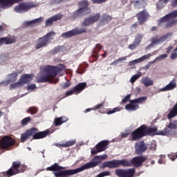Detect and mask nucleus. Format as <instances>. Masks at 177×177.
Returning a JSON list of instances; mask_svg holds the SVG:
<instances>
[{
    "label": "nucleus",
    "instance_id": "nucleus-17",
    "mask_svg": "<svg viewBox=\"0 0 177 177\" xmlns=\"http://www.w3.org/2000/svg\"><path fill=\"white\" fill-rule=\"evenodd\" d=\"M172 37V32H168L165 35H162L158 39V36H156L151 38V42L152 45H159V44H162V42H165L168 38Z\"/></svg>",
    "mask_w": 177,
    "mask_h": 177
},
{
    "label": "nucleus",
    "instance_id": "nucleus-56",
    "mask_svg": "<svg viewBox=\"0 0 177 177\" xmlns=\"http://www.w3.org/2000/svg\"><path fill=\"white\" fill-rule=\"evenodd\" d=\"M93 57L95 58V60L99 59V53L97 51H94V54L93 55Z\"/></svg>",
    "mask_w": 177,
    "mask_h": 177
},
{
    "label": "nucleus",
    "instance_id": "nucleus-58",
    "mask_svg": "<svg viewBox=\"0 0 177 177\" xmlns=\"http://www.w3.org/2000/svg\"><path fill=\"white\" fill-rule=\"evenodd\" d=\"M171 6H172V8H176V6H177V0H174V1L171 3Z\"/></svg>",
    "mask_w": 177,
    "mask_h": 177
},
{
    "label": "nucleus",
    "instance_id": "nucleus-24",
    "mask_svg": "<svg viewBox=\"0 0 177 177\" xmlns=\"http://www.w3.org/2000/svg\"><path fill=\"white\" fill-rule=\"evenodd\" d=\"M113 20V17L109 14H103L101 17V19L99 22V26H106V24H109Z\"/></svg>",
    "mask_w": 177,
    "mask_h": 177
},
{
    "label": "nucleus",
    "instance_id": "nucleus-54",
    "mask_svg": "<svg viewBox=\"0 0 177 177\" xmlns=\"http://www.w3.org/2000/svg\"><path fill=\"white\" fill-rule=\"evenodd\" d=\"M140 62H141L140 59L138 58V59H135V60L131 62H130V64H131V66H133V64H138V63H140Z\"/></svg>",
    "mask_w": 177,
    "mask_h": 177
},
{
    "label": "nucleus",
    "instance_id": "nucleus-52",
    "mask_svg": "<svg viewBox=\"0 0 177 177\" xmlns=\"http://www.w3.org/2000/svg\"><path fill=\"white\" fill-rule=\"evenodd\" d=\"M170 59L171 60H175V59H177V52H174L170 55Z\"/></svg>",
    "mask_w": 177,
    "mask_h": 177
},
{
    "label": "nucleus",
    "instance_id": "nucleus-63",
    "mask_svg": "<svg viewBox=\"0 0 177 177\" xmlns=\"http://www.w3.org/2000/svg\"><path fill=\"white\" fill-rule=\"evenodd\" d=\"M5 31V28H3V26H0V34Z\"/></svg>",
    "mask_w": 177,
    "mask_h": 177
},
{
    "label": "nucleus",
    "instance_id": "nucleus-20",
    "mask_svg": "<svg viewBox=\"0 0 177 177\" xmlns=\"http://www.w3.org/2000/svg\"><path fill=\"white\" fill-rule=\"evenodd\" d=\"M135 149L137 154H142V153H145V151L147 150V147L144 141H141L138 143H136Z\"/></svg>",
    "mask_w": 177,
    "mask_h": 177
},
{
    "label": "nucleus",
    "instance_id": "nucleus-3",
    "mask_svg": "<svg viewBox=\"0 0 177 177\" xmlns=\"http://www.w3.org/2000/svg\"><path fill=\"white\" fill-rule=\"evenodd\" d=\"M147 160V156H136L131 159V160H128L127 159L122 160H113L111 161L104 162L102 163L103 168H119V167H133L135 168H140L143 165V162H145Z\"/></svg>",
    "mask_w": 177,
    "mask_h": 177
},
{
    "label": "nucleus",
    "instance_id": "nucleus-6",
    "mask_svg": "<svg viewBox=\"0 0 177 177\" xmlns=\"http://www.w3.org/2000/svg\"><path fill=\"white\" fill-rule=\"evenodd\" d=\"M177 10L169 12L160 19L159 23H166L165 24V28H171L177 24Z\"/></svg>",
    "mask_w": 177,
    "mask_h": 177
},
{
    "label": "nucleus",
    "instance_id": "nucleus-4",
    "mask_svg": "<svg viewBox=\"0 0 177 177\" xmlns=\"http://www.w3.org/2000/svg\"><path fill=\"white\" fill-rule=\"evenodd\" d=\"M64 68V65L62 68L53 65H47L43 67V73L44 76L36 77V82L41 84L42 82H50V84H57L59 82V78H56L57 74L62 73Z\"/></svg>",
    "mask_w": 177,
    "mask_h": 177
},
{
    "label": "nucleus",
    "instance_id": "nucleus-7",
    "mask_svg": "<svg viewBox=\"0 0 177 177\" xmlns=\"http://www.w3.org/2000/svg\"><path fill=\"white\" fill-rule=\"evenodd\" d=\"M16 145V140L9 136H4L0 139V149L1 150H6L10 151L15 149Z\"/></svg>",
    "mask_w": 177,
    "mask_h": 177
},
{
    "label": "nucleus",
    "instance_id": "nucleus-8",
    "mask_svg": "<svg viewBox=\"0 0 177 177\" xmlns=\"http://www.w3.org/2000/svg\"><path fill=\"white\" fill-rule=\"evenodd\" d=\"M56 35V32L51 31L46 34L44 36L39 37L37 39V44L35 46L36 49H41L49 45V42L53 40V37Z\"/></svg>",
    "mask_w": 177,
    "mask_h": 177
},
{
    "label": "nucleus",
    "instance_id": "nucleus-41",
    "mask_svg": "<svg viewBox=\"0 0 177 177\" xmlns=\"http://www.w3.org/2000/svg\"><path fill=\"white\" fill-rule=\"evenodd\" d=\"M124 60H127V57H120L119 59L113 61V62H111V66H117L119 62H122Z\"/></svg>",
    "mask_w": 177,
    "mask_h": 177
},
{
    "label": "nucleus",
    "instance_id": "nucleus-49",
    "mask_svg": "<svg viewBox=\"0 0 177 177\" xmlns=\"http://www.w3.org/2000/svg\"><path fill=\"white\" fill-rule=\"evenodd\" d=\"M117 111H120V108L118 107L114 108L113 110L108 111L107 114L108 115L114 114V113H117Z\"/></svg>",
    "mask_w": 177,
    "mask_h": 177
},
{
    "label": "nucleus",
    "instance_id": "nucleus-25",
    "mask_svg": "<svg viewBox=\"0 0 177 177\" xmlns=\"http://www.w3.org/2000/svg\"><path fill=\"white\" fill-rule=\"evenodd\" d=\"M34 80V74H23L19 79L23 85L30 84Z\"/></svg>",
    "mask_w": 177,
    "mask_h": 177
},
{
    "label": "nucleus",
    "instance_id": "nucleus-42",
    "mask_svg": "<svg viewBox=\"0 0 177 177\" xmlns=\"http://www.w3.org/2000/svg\"><path fill=\"white\" fill-rule=\"evenodd\" d=\"M74 145H75V140L67 141L62 145V147H71V146H74Z\"/></svg>",
    "mask_w": 177,
    "mask_h": 177
},
{
    "label": "nucleus",
    "instance_id": "nucleus-10",
    "mask_svg": "<svg viewBox=\"0 0 177 177\" xmlns=\"http://www.w3.org/2000/svg\"><path fill=\"white\" fill-rule=\"evenodd\" d=\"M147 100V97H140L138 98L130 100V103L125 106L126 110L135 111L139 109V105L136 103H143Z\"/></svg>",
    "mask_w": 177,
    "mask_h": 177
},
{
    "label": "nucleus",
    "instance_id": "nucleus-27",
    "mask_svg": "<svg viewBox=\"0 0 177 177\" xmlns=\"http://www.w3.org/2000/svg\"><path fill=\"white\" fill-rule=\"evenodd\" d=\"M78 6H80V9H83L86 12H90L91 13V8L88 7L89 6V1L88 0L79 1Z\"/></svg>",
    "mask_w": 177,
    "mask_h": 177
},
{
    "label": "nucleus",
    "instance_id": "nucleus-14",
    "mask_svg": "<svg viewBox=\"0 0 177 177\" xmlns=\"http://www.w3.org/2000/svg\"><path fill=\"white\" fill-rule=\"evenodd\" d=\"M136 171L135 169H118L115 175L118 177H133Z\"/></svg>",
    "mask_w": 177,
    "mask_h": 177
},
{
    "label": "nucleus",
    "instance_id": "nucleus-2",
    "mask_svg": "<svg viewBox=\"0 0 177 177\" xmlns=\"http://www.w3.org/2000/svg\"><path fill=\"white\" fill-rule=\"evenodd\" d=\"M158 129L157 127H147L145 124L141 125L131 134V140H139L145 136H154L156 135H161L162 136H169L172 135V130H169L167 128H165L163 130H160L157 132Z\"/></svg>",
    "mask_w": 177,
    "mask_h": 177
},
{
    "label": "nucleus",
    "instance_id": "nucleus-13",
    "mask_svg": "<svg viewBox=\"0 0 177 177\" xmlns=\"http://www.w3.org/2000/svg\"><path fill=\"white\" fill-rule=\"evenodd\" d=\"M109 140H104L100 142L97 145H95V149H91V154L95 156V154H97V153H102V151H104L107 150L109 148Z\"/></svg>",
    "mask_w": 177,
    "mask_h": 177
},
{
    "label": "nucleus",
    "instance_id": "nucleus-35",
    "mask_svg": "<svg viewBox=\"0 0 177 177\" xmlns=\"http://www.w3.org/2000/svg\"><path fill=\"white\" fill-rule=\"evenodd\" d=\"M26 113L28 114H31L32 115H34V114H37L38 113V108L36 106H32L30 107L27 111Z\"/></svg>",
    "mask_w": 177,
    "mask_h": 177
},
{
    "label": "nucleus",
    "instance_id": "nucleus-55",
    "mask_svg": "<svg viewBox=\"0 0 177 177\" xmlns=\"http://www.w3.org/2000/svg\"><path fill=\"white\" fill-rule=\"evenodd\" d=\"M70 85H71V83H70L68 82H65L64 84L63 85L64 89L68 88L70 86Z\"/></svg>",
    "mask_w": 177,
    "mask_h": 177
},
{
    "label": "nucleus",
    "instance_id": "nucleus-53",
    "mask_svg": "<svg viewBox=\"0 0 177 177\" xmlns=\"http://www.w3.org/2000/svg\"><path fill=\"white\" fill-rule=\"evenodd\" d=\"M138 46V45H136V44H135L134 42L132 44H130L129 46V49H131V50H133V49H136V47Z\"/></svg>",
    "mask_w": 177,
    "mask_h": 177
},
{
    "label": "nucleus",
    "instance_id": "nucleus-16",
    "mask_svg": "<svg viewBox=\"0 0 177 177\" xmlns=\"http://www.w3.org/2000/svg\"><path fill=\"white\" fill-rule=\"evenodd\" d=\"M136 17L138 20V24L140 26H143V24L147 21L149 17H150V14L147 12L146 9H144L136 14Z\"/></svg>",
    "mask_w": 177,
    "mask_h": 177
},
{
    "label": "nucleus",
    "instance_id": "nucleus-12",
    "mask_svg": "<svg viewBox=\"0 0 177 177\" xmlns=\"http://www.w3.org/2000/svg\"><path fill=\"white\" fill-rule=\"evenodd\" d=\"M100 19V13H96L95 15H90L89 17L85 18L82 23L83 27H88L97 23Z\"/></svg>",
    "mask_w": 177,
    "mask_h": 177
},
{
    "label": "nucleus",
    "instance_id": "nucleus-60",
    "mask_svg": "<svg viewBox=\"0 0 177 177\" xmlns=\"http://www.w3.org/2000/svg\"><path fill=\"white\" fill-rule=\"evenodd\" d=\"M151 46H153V44L151 43L150 44H149L147 47H146V50H149L151 48Z\"/></svg>",
    "mask_w": 177,
    "mask_h": 177
},
{
    "label": "nucleus",
    "instance_id": "nucleus-19",
    "mask_svg": "<svg viewBox=\"0 0 177 177\" xmlns=\"http://www.w3.org/2000/svg\"><path fill=\"white\" fill-rule=\"evenodd\" d=\"M22 71L20 70L17 71V72H14L8 75L9 80L3 81L0 82V85H4V86H8L9 85V82H15L16 80H17V77H19V74H21Z\"/></svg>",
    "mask_w": 177,
    "mask_h": 177
},
{
    "label": "nucleus",
    "instance_id": "nucleus-46",
    "mask_svg": "<svg viewBox=\"0 0 177 177\" xmlns=\"http://www.w3.org/2000/svg\"><path fill=\"white\" fill-rule=\"evenodd\" d=\"M61 50H62V46H58L54 48V49L52 50V53H54L55 55H56V53H59Z\"/></svg>",
    "mask_w": 177,
    "mask_h": 177
},
{
    "label": "nucleus",
    "instance_id": "nucleus-15",
    "mask_svg": "<svg viewBox=\"0 0 177 177\" xmlns=\"http://www.w3.org/2000/svg\"><path fill=\"white\" fill-rule=\"evenodd\" d=\"M39 130L35 127H32V136L33 140H39L44 139V138H46L49 133L50 132L49 130H46L44 131H39Z\"/></svg>",
    "mask_w": 177,
    "mask_h": 177
},
{
    "label": "nucleus",
    "instance_id": "nucleus-34",
    "mask_svg": "<svg viewBox=\"0 0 177 177\" xmlns=\"http://www.w3.org/2000/svg\"><path fill=\"white\" fill-rule=\"evenodd\" d=\"M143 38L142 34H138L136 36V38L134 39V43L139 46L140 45V42H142V39Z\"/></svg>",
    "mask_w": 177,
    "mask_h": 177
},
{
    "label": "nucleus",
    "instance_id": "nucleus-40",
    "mask_svg": "<svg viewBox=\"0 0 177 177\" xmlns=\"http://www.w3.org/2000/svg\"><path fill=\"white\" fill-rule=\"evenodd\" d=\"M140 77H142V73L133 75L130 80V82H131V84H133L136 81V80H139Z\"/></svg>",
    "mask_w": 177,
    "mask_h": 177
},
{
    "label": "nucleus",
    "instance_id": "nucleus-36",
    "mask_svg": "<svg viewBox=\"0 0 177 177\" xmlns=\"http://www.w3.org/2000/svg\"><path fill=\"white\" fill-rule=\"evenodd\" d=\"M21 86H23V83L19 80V82L12 84L10 86V89H16V88H20Z\"/></svg>",
    "mask_w": 177,
    "mask_h": 177
},
{
    "label": "nucleus",
    "instance_id": "nucleus-28",
    "mask_svg": "<svg viewBox=\"0 0 177 177\" xmlns=\"http://www.w3.org/2000/svg\"><path fill=\"white\" fill-rule=\"evenodd\" d=\"M32 128L30 129L26 130L24 133L21 135V142H26L30 136H32Z\"/></svg>",
    "mask_w": 177,
    "mask_h": 177
},
{
    "label": "nucleus",
    "instance_id": "nucleus-22",
    "mask_svg": "<svg viewBox=\"0 0 177 177\" xmlns=\"http://www.w3.org/2000/svg\"><path fill=\"white\" fill-rule=\"evenodd\" d=\"M17 42V37L12 36V37H1L0 38V45H11V44H15Z\"/></svg>",
    "mask_w": 177,
    "mask_h": 177
},
{
    "label": "nucleus",
    "instance_id": "nucleus-43",
    "mask_svg": "<svg viewBox=\"0 0 177 177\" xmlns=\"http://www.w3.org/2000/svg\"><path fill=\"white\" fill-rule=\"evenodd\" d=\"M168 57V54H162L160 55L159 57H156L153 61V63H155L156 60L161 61L164 60V59H167Z\"/></svg>",
    "mask_w": 177,
    "mask_h": 177
},
{
    "label": "nucleus",
    "instance_id": "nucleus-38",
    "mask_svg": "<svg viewBox=\"0 0 177 177\" xmlns=\"http://www.w3.org/2000/svg\"><path fill=\"white\" fill-rule=\"evenodd\" d=\"M31 120H32L31 117L30 116L26 117L21 121V125H22L23 127H26V125H28V124H30V122Z\"/></svg>",
    "mask_w": 177,
    "mask_h": 177
},
{
    "label": "nucleus",
    "instance_id": "nucleus-33",
    "mask_svg": "<svg viewBox=\"0 0 177 177\" xmlns=\"http://www.w3.org/2000/svg\"><path fill=\"white\" fill-rule=\"evenodd\" d=\"M166 128L167 129H177V120H171Z\"/></svg>",
    "mask_w": 177,
    "mask_h": 177
},
{
    "label": "nucleus",
    "instance_id": "nucleus-39",
    "mask_svg": "<svg viewBox=\"0 0 177 177\" xmlns=\"http://www.w3.org/2000/svg\"><path fill=\"white\" fill-rule=\"evenodd\" d=\"M64 122H65V121L63 120V118H62V117L57 118L54 120V124H55V127H59V126L62 125V124H64Z\"/></svg>",
    "mask_w": 177,
    "mask_h": 177
},
{
    "label": "nucleus",
    "instance_id": "nucleus-64",
    "mask_svg": "<svg viewBox=\"0 0 177 177\" xmlns=\"http://www.w3.org/2000/svg\"><path fill=\"white\" fill-rule=\"evenodd\" d=\"M138 27V23L136 22L131 26V28H136Z\"/></svg>",
    "mask_w": 177,
    "mask_h": 177
},
{
    "label": "nucleus",
    "instance_id": "nucleus-1",
    "mask_svg": "<svg viewBox=\"0 0 177 177\" xmlns=\"http://www.w3.org/2000/svg\"><path fill=\"white\" fill-rule=\"evenodd\" d=\"M106 158H107V156L106 155L105 156H96L91 162L75 169H66V167L59 165V163H54L51 167H47L46 170L53 172V175L55 177H70L73 175L80 174V172H82V171H85V169L97 167V165L102 162L101 160H106Z\"/></svg>",
    "mask_w": 177,
    "mask_h": 177
},
{
    "label": "nucleus",
    "instance_id": "nucleus-51",
    "mask_svg": "<svg viewBox=\"0 0 177 177\" xmlns=\"http://www.w3.org/2000/svg\"><path fill=\"white\" fill-rule=\"evenodd\" d=\"M37 88V86H35V84H28L27 87L28 91H31L32 89H35Z\"/></svg>",
    "mask_w": 177,
    "mask_h": 177
},
{
    "label": "nucleus",
    "instance_id": "nucleus-48",
    "mask_svg": "<svg viewBox=\"0 0 177 177\" xmlns=\"http://www.w3.org/2000/svg\"><path fill=\"white\" fill-rule=\"evenodd\" d=\"M74 93H75V91L74 90V88H73L72 89L66 91V96H71V95H73Z\"/></svg>",
    "mask_w": 177,
    "mask_h": 177
},
{
    "label": "nucleus",
    "instance_id": "nucleus-29",
    "mask_svg": "<svg viewBox=\"0 0 177 177\" xmlns=\"http://www.w3.org/2000/svg\"><path fill=\"white\" fill-rule=\"evenodd\" d=\"M85 88H86V84L85 82H82L77 84L75 87H73V89L75 93H81Z\"/></svg>",
    "mask_w": 177,
    "mask_h": 177
},
{
    "label": "nucleus",
    "instance_id": "nucleus-31",
    "mask_svg": "<svg viewBox=\"0 0 177 177\" xmlns=\"http://www.w3.org/2000/svg\"><path fill=\"white\" fill-rule=\"evenodd\" d=\"M142 84H143L145 86H151V85L154 84V82H153V80L148 77H144L142 78Z\"/></svg>",
    "mask_w": 177,
    "mask_h": 177
},
{
    "label": "nucleus",
    "instance_id": "nucleus-18",
    "mask_svg": "<svg viewBox=\"0 0 177 177\" xmlns=\"http://www.w3.org/2000/svg\"><path fill=\"white\" fill-rule=\"evenodd\" d=\"M24 0H0V9L12 8L15 3H20Z\"/></svg>",
    "mask_w": 177,
    "mask_h": 177
},
{
    "label": "nucleus",
    "instance_id": "nucleus-30",
    "mask_svg": "<svg viewBox=\"0 0 177 177\" xmlns=\"http://www.w3.org/2000/svg\"><path fill=\"white\" fill-rule=\"evenodd\" d=\"M177 115V102L174 106L173 109L169 111L167 115L168 120H172V118L176 117Z\"/></svg>",
    "mask_w": 177,
    "mask_h": 177
},
{
    "label": "nucleus",
    "instance_id": "nucleus-47",
    "mask_svg": "<svg viewBox=\"0 0 177 177\" xmlns=\"http://www.w3.org/2000/svg\"><path fill=\"white\" fill-rule=\"evenodd\" d=\"M109 0H91L92 3H97V5L100 3H104V2H107Z\"/></svg>",
    "mask_w": 177,
    "mask_h": 177
},
{
    "label": "nucleus",
    "instance_id": "nucleus-62",
    "mask_svg": "<svg viewBox=\"0 0 177 177\" xmlns=\"http://www.w3.org/2000/svg\"><path fill=\"white\" fill-rule=\"evenodd\" d=\"M139 3H140V1L138 0H136L134 1V6H138V5H139Z\"/></svg>",
    "mask_w": 177,
    "mask_h": 177
},
{
    "label": "nucleus",
    "instance_id": "nucleus-5",
    "mask_svg": "<svg viewBox=\"0 0 177 177\" xmlns=\"http://www.w3.org/2000/svg\"><path fill=\"white\" fill-rule=\"evenodd\" d=\"M27 171V167L25 165L21 164L20 161H15L12 162V167L5 173L3 175L7 177L13 176L19 174H23Z\"/></svg>",
    "mask_w": 177,
    "mask_h": 177
},
{
    "label": "nucleus",
    "instance_id": "nucleus-11",
    "mask_svg": "<svg viewBox=\"0 0 177 177\" xmlns=\"http://www.w3.org/2000/svg\"><path fill=\"white\" fill-rule=\"evenodd\" d=\"M86 28H80L78 27L72 29L62 34L63 38H72V37H75V35H80L81 34L86 33Z\"/></svg>",
    "mask_w": 177,
    "mask_h": 177
},
{
    "label": "nucleus",
    "instance_id": "nucleus-61",
    "mask_svg": "<svg viewBox=\"0 0 177 177\" xmlns=\"http://www.w3.org/2000/svg\"><path fill=\"white\" fill-rule=\"evenodd\" d=\"M128 135H129V133H123L121 135V138H127L128 136Z\"/></svg>",
    "mask_w": 177,
    "mask_h": 177
},
{
    "label": "nucleus",
    "instance_id": "nucleus-50",
    "mask_svg": "<svg viewBox=\"0 0 177 177\" xmlns=\"http://www.w3.org/2000/svg\"><path fill=\"white\" fill-rule=\"evenodd\" d=\"M131 99V95H127L124 98L122 99V103H127Z\"/></svg>",
    "mask_w": 177,
    "mask_h": 177
},
{
    "label": "nucleus",
    "instance_id": "nucleus-32",
    "mask_svg": "<svg viewBox=\"0 0 177 177\" xmlns=\"http://www.w3.org/2000/svg\"><path fill=\"white\" fill-rule=\"evenodd\" d=\"M43 20L44 19L42 17H39L32 21H27L26 24H28V26H31L32 24H39V23H42Z\"/></svg>",
    "mask_w": 177,
    "mask_h": 177
},
{
    "label": "nucleus",
    "instance_id": "nucleus-45",
    "mask_svg": "<svg viewBox=\"0 0 177 177\" xmlns=\"http://www.w3.org/2000/svg\"><path fill=\"white\" fill-rule=\"evenodd\" d=\"M109 175H110V171H103L97 174L96 177H104V176H109Z\"/></svg>",
    "mask_w": 177,
    "mask_h": 177
},
{
    "label": "nucleus",
    "instance_id": "nucleus-23",
    "mask_svg": "<svg viewBox=\"0 0 177 177\" xmlns=\"http://www.w3.org/2000/svg\"><path fill=\"white\" fill-rule=\"evenodd\" d=\"M62 17H63V15L62 14H57L48 18V19H46L45 23L46 27H50V26L53 24L54 21L62 20Z\"/></svg>",
    "mask_w": 177,
    "mask_h": 177
},
{
    "label": "nucleus",
    "instance_id": "nucleus-59",
    "mask_svg": "<svg viewBox=\"0 0 177 177\" xmlns=\"http://www.w3.org/2000/svg\"><path fill=\"white\" fill-rule=\"evenodd\" d=\"M95 48L98 50H102V49H103V46H102V45H100V44H97Z\"/></svg>",
    "mask_w": 177,
    "mask_h": 177
},
{
    "label": "nucleus",
    "instance_id": "nucleus-9",
    "mask_svg": "<svg viewBox=\"0 0 177 177\" xmlns=\"http://www.w3.org/2000/svg\"><path fill=\"white\" fill-rule=\"evenodd\" d=\"M37 5L34 2H22L15 7V11L17 13H26L32 8H37Z\"/></svg>",
    "mask_w": 177,
    "mask_h": 177
},
{
    "label": "nucleus",
    "instance_id": "nucleus-44",
    "mask_svg": "<svg viewBox=\"0 0 177 177\" xmlns=\"http://www.w3.org/2000/svg\"><path fill=\"white\" fill-rule=\"evenodd\" d=\"M150 57H151V54L149 53L140 57V61L142 62L145 60H147V59H150Z\"/></svg>",
    "mask_w": 177,
    "mask_h": 177
},
{
    "label": "nucleus",
    "instance_id": "nucleus-37",
    "mask_svg": "<svg viewBox=\"0 0 177 177\" xmlns=\"http://www.w3.org/2000/svg\"><path fill=\"white\" fill-rule=\"evenodd\" d=\"M104 104L101 103L97 105H95L94 106V109H91V108L86 109H85L84 113H89V111H92V110H97L99 109H102V107H103Z\"/></svg>",
    "mask_w": 177,
    "mask_h": 177
},
{
    "label": "nucleus",
    "instance_id": "nucleus-57",
    "mask_svg": "<svg viewBox=\"0 0 177 177\" xmlns=\"http://www.w3.org/2000/svg\"><path fill=\"white\" fill-rule=\"evenodd\" d=\"M172 49H174V46H170L167 47L166 48L167 53H169L171 52V50H172Z\"/></svg>",
    "mask_w": 177,
    "mask_h": 177
},
{
    "label": "nucleus",
    "instance_id": "nucleus-21",
    "mask_svg": "<svg viewBox=\"0 0 177 177\" xmlns=\"http://www.w3.org/2000/svg\"><path fill=\"white\" fill-rule=\"evenodd\" d=\"M90 12L85 11L83 8H79L75 10L71 15V19H79V17H84L86 15H89Z\"/></svg>",
    "mask_w": 177,
    "mask_h": 177
},
{
    "label": "nucleus",
    "instance_id": "nucleus-26",
    "mask_svg": "<svg viewBox=\"0 0 177 177\" xmlns=\"http://www.w3.org/2000/svg\"><path fill=\"white\" fill-rule=\"evenodd\" d=\"M176 88V80L173 79L169 84L166 85L165 87L160 89L161 92H167V91H172Z\"/></svg>",
    "mask_w": 177,
    "mask_h": 177
}]
</instances>
